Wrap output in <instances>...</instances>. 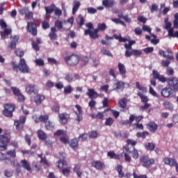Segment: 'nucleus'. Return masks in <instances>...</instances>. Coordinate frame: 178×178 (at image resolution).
<instances>
[{"instance_id": "nucleus-35", "label": "nucleus", "mask_w": 178, "mask_h": 178, "mask_svg": "<svg viewBox=\"0 0 178 178\" xmlns=\"http://www.w3.org/2000/svg\"><path fill=\"white\" fill-rule=\"evenodd\" d=\"M38 136L40 140H47V134L42 130H39L38 131Z\"/></svg>"}, {"instance_id": "nucleus-21", "label": "nucleus", "mask_w": 178, "mask_h": 178, "mask_svg": "<svg viewBox=\"0 0 178 178\" xmlns=\"http://www.w3.org/2000/svg\"><path fill=\"white\" fill-rule=\"evenodd\" d=\"M74 79L75 80H79L80 79V76L75 75L74 77L73 78L72 74H68L65 77V79L66 80V81H68V83H72V81H74Z\"/></svg>"}, {"instance_id": "nucleus-44", "label": "nucleus", "mask_w": 178, "mask_h": 178, "mask_svg": "<svg viewBox=\"0 0 178 178\" xmlns=\"http://www.w3.org/2000/svg\"><path fill=\"white\" fill-rule=\"evenodd\" d=\"M70 145L72 147V148H75V147H77L79 145V140H77L76 138H74L71 140L70 142Z\"/></svg>"}, {"instance_id": "nucleus-60", "label": "nucleus", "mask_w": 178, "mask_h": 178, "mask_svg": "<svg viewBox=\"0 0 178 178\" xmlns=\"http://www.w3.org/2000/svg\"><path fill=\"white\" fill-rule=\"evenodd\" d=\"M47 60H48L49 63H53L54 65H58L59 64L58 60H56V59H55L54 58H48Z\"/></svg>"}, {"instance_id": "nucleus-7", "label": "nucleus", "mask_w": 178, "mask_h": 178, "mask_svg": "<svg viewBox=\"0 0 178 178\" xmlns=\"http://www.w3.org/2000/svg\"><path fill=\"white\" fill-rule=\"evenodd\" d=\"M9 140L8 138V136L5 135H1L0 136V150L1 151H6L8 148V144H9Z\"/></svg>"}, {"instance_id": "nucleus-55", "label": "nucleus", "mask_w": 178, "mask_h": 178, "mask_svg": "<svg viewBox=\"0 0 178 178\" xmlns=\"http://www.w3.org/2000/svg\"><path fill=\"white\" fill-rule=\"evenodd\" d=\"M108 156H110V158L113 159H119V156L116 155L113 152H109L108 153Z\"/></svg>"}, {"instance_id": "nucleus-14", "label": "nucleus", "mask_w": 178, "mask_h": 178, "mask_svg": "<svg viewBox=\"0 0 178 178\" xmlns=\"http://www.w3.org/2000/svg\"><path fill=\"white\" fill-rule=\"evenodd\" d=\"M114 38H115V40H118L120 41V42H126V41H128L129 44L133 47V45H134V44H136V40H131L130 39H127V38H122V35H116L115 34L113 35Z\"/></svg>"}, {"instance_id": "nucleus-5", "label": "nucleus", "mask_w": 178, "mask_h": 178, "mask_svg": "<svg viewBox=\"0 0 178 178\" xmlns=\"http://www.w3.org/2000/svg\"><path fill=\"white\" fill-rule=\"evenodd\" d=\"M65 60L70 66H76V65L79 63V60H80V59L79 56L76 54H72L71 56L65 57Z\"/></svg>"}, {"instance_id": "nucleus-49", "label": "nucleus", "mask_w": 178, "mask_h": 178, "mask_svg": "<svg viewBox=\"0 0 178 178\" xmlns=\"http://www.w3.org/2000/svg\"><path fill=\"white\" fill-rule=\"evenodd\" d=\"M49 119V117L47 115H40L39 117V120L41 122H43V123H47V122H48Z\"/></svg>"}, {"instance_id": "nucleus-16", "label": "nucleus", "mask_w": 178, "mask_h": 178, "mask_svg": "<svg viewBox=\"0 0 178 178\" xmlns=\"http://www.w3.org/2000/svg\"><path fill=\"white\" fill-rule=\"evenodd\" d=\"M58 118L60 124H66L67 120H69V114L66 113H60Z\"/></svg>"}, {"instance_id": "nucleus-47", "label": "nucleus", "mask_w": 178, "mask_h": 178, "mask_svg": "<svg viewBox=\"0 0 178 178\" xmlns=\"http://www.w3.org/2000/svg\"><path fill=\"white\" fill-rule=\"evenodd\" d=\"M113 13L117 14L118 17H119V19H123V17H124V15H123V11H122L119 9L115 10L113 11Z\"/></svg>"}, {"instance_id": "nucleus-24", "label": "nucleus", "mask_w": 178, "mask_h": 178, "mask_svg": "<svg viewBox=\"0 0 178 178\" xmlns=\"http://www.w3.org/2000/svg\"><path fill=\"white\" fill-rule=\"evenodd\" d=\"M147 129L149 131H156V130H158V124L154 122H150L147 124Z\"/></svg>"}, {"instance_id": "nucleus-27", "label": "nucleus", "mask_w": 178, "mask_h": 178, "mask_svg": "<svg viewBox=\"0 0 178 178\" xmlns=\"http://www.w3.org/2000/svg\"><path fill=\"white\" fill-rule=\"evenodd\" d=\"M20 163L24 169H26L29 171L31 170V166H30V163L29 161H27V160H22Z\"/></svg>"}, {"instance_id": "nucleus-40", "label": "nucleus", "mask_w": 178, "mask_h": 178, "mask_svg": "<svg viewBox=\"0 0 178 178\" xmlns=\"http://www.w3.org/2000/svg\"><path fill=\"white\" fill-rule=\"evenodd\" d=\"M138 97H140L142 102L144 104H147V102L149 101L148 97H147L146 95H144V94L141 93V92H138Z\"/></svg>"}, {"instance_id": "nucleus-17", "label": "nucleus", "mask_w": 178, "mask_h": 178, "mask_svg": "<svg viewBox=\"0 0 178 178\" xmlns=\"http://www.w3.org/2000/svg\"><path fill=\"white\" fill-rule=\"evenodd\" d=\"M19 35H15L11 37V43L10 44V45H8V48H10V49H15V48H16V45H17V43L19 42Z\"/></svg>"}, {"instance_id": "nucleus-64", "label": "nucleus", "mask_w": 178, "mask_h": 178, "mask_svg": "<svg viewBox=\"0 0 178 178\" xmlns=\"http://www.w3.org/2000/svg\"><path fill=\"white\" fill-rule=\"evenodd\" d=\"M63 173L65 176H69V175H70V168H64Z\"/></svg>"}, {"instance_id": "nucleus-56", "label": "nucleus", "mask_w": 178, "mask_h": 178, "mask_svg": "<svg viewBox=\"0 0 178 178\" xmlns=\"http://www.w3.org/2000/svg\"><path fill=\"white\" fill-rule=\"evenodd\" d=\"M4 176H6V177H12V176H13V171L6 170L4 171Z\"/></svg>"}, {"instance_id": "nucleus-13", "label": "nucleus", "mask_w": 178, "mask_h": 178, "mask_svg": "<svg viewBox=\"0 0 178 178\" xmlns=\"http://www.w3.org/2000/svg\"><path fill=\"white\" fill-rule=\"evenodd\" d=\"M26 119L27 118H26V116H21L19 118V120L15 121L14 124L17 130H22V129H23L24 124L26 123Z\"/></svg>"}, {"instance_id": "nucleus-28", "label": "nucleus", "mask_w": 178, "mask_h": 178, "mask_svg": "<svg viewBox=\"0 0 178 178\" xmlns=\"http://www.w3.org/2000/svg\"><path fill=\"white\" fill-rule=\"evenodd\" d=\"M92 166L95 168L97 170H101V169H102L103 164L100 161H96L92 163Z\"/></svg>"}, {"instance_id": "nucleus-4", "label": "nucleus", "mask_w": 178, "mask_h": 178, "mask_svg": "<svg viewBox=\"0 0 178 178\" xmlns=\"http://www.w3.org/2000/svg\"><path fill=\"white\" fill-rule=\"evenodd\" d=\"M139 161L144 168H151L155 163V160L150 159L148 156H141Z\"/></svg>"}, {"instance_id": "nucleus-48", "label": "nucleus", "mask_w": 178, "mask_h": 178, "mask_svg": "<svg viewBox=\"0 0 178 178\" xmlns=\"http://www.w3.org/2000/svg\"><path fill=\"white\" fill-rule=\"evenodd\" d=\"M80 168H81L80 165L77 164L75 165V167L74 168V170L76 172L78 177H81V175H82L81 172H80V170H79Z\"/></svg>"}, {"instance_id": "nucleus-33", "label": "nucleus", "mask_w": 178, "mask_h": 178, "mask_svg": "<svg viewBox=\"0 0 178 178\" xmlns=\"http://www.w3.org/2000/svg\"><path fill=\"white\" fill-rule=\"evenodd\" d=\"M56 8L55 4H51L49 7H44L47 15H51V13L55 10Z\"/></svg>"}, {"instance_id": "nucleus-15", "label": "nucleus", "mask_w": 178, "mask_h": 178, "mask_svg": "<svg viewBox=\"0 0 178 178\" xmlns=\"http://www.w3.org/2000/svg\"><path fill=\"white\" fill-rule=\"evenodd\" d=\"M27 29L29 33H31L32 35H37V25L33 22H29Z\"/></svg>"}, {"instance_id": "nucleus-61", "label": "nucleus", "mask_w": 178, "mask_h": 178, "mask_svg": "<svg viewBox=\"0 0 178 178\" xmlns=\"http://www.w3.org/2000/svg\"><path fill=\"white\" fill-rule=\"evenodd\" d=\"M15 54L17 56H23V55H24V51H23V50H22L21 49H17L15 50Z\"/></svg>"}, {"instance_id": "nucleus-39", "label": "nucleus", "mask_w": 178, "mask_h": 178, "mask_svg": "<svg viewBox=\"0 0 178 178\" xmlns=\"http://www.w3.org/2000/svg\"><path fill=\"white\" fill-rule=\"evenodd\" d=\"M116 170L119 174V177H124V172H123V167L120 165H117Z\"/></svg>"}, {"instance_id": "nucleus-58", "label": "nucleus", "mask_w": 178, "mask_h": 178, "mask_svg": "<svg viewBox=\"0 0 178 178\" xmlns=\"http://www.w3.org/2000/svg\"><path fill=\"white\" fill-rule=\"evenodd\" d=\"M29 11L30 10H29V7H25L19 10V13L20 15H26Z\"/></svg>"}, {"instance_id": "nucleus-10", "label": "nucleus", "mask_w": 178, "mask_h": 178, "mask_svg": "<svg viewBox=\"0 0 178 178\" xmlns=\"http://www.w3.org/2000/svg\"><path fill=\"white\" fill-rule=\"evenodd\" d=\"M173 89L170 87H165L161 90V94L162 97L164 98H169L173 97L175 95L173 94Z\"/></svg>"}, {"instance_id": "nucleus-37", "label": "nucleus", "mask_w": 178, "mask_h": 178, "mask_svg": "<svg viewBox=\"0 0 178 178\" xmlns=\"http://www.w3.org/2000/svg\"><path fill=\"white\" fill-rule=\"evenodd\" d=\"M145 147L147 151H154L155 149V144L153 143H145Z\"/></svg>"}, {"instance_id": "nucleus-23", "label": "nucleus", "mask_w": 178, "mask_h": 178, "mask_svg": "<svg viewBox=\"0 0 178 178\" xmlns=\"http://www.w3.org/2000/svg\"><path fill=\"white\" fill-rule=\"evenodd\" d=\"M143 116H137L134 114L131 115L129 117V122L130 123H133V122H134V120H136V123H138L140 122H141V120L143 119Z\"/></svg>"}, {"instance_id": "nucleus-38", "label": "nucleus", "mask_w": 178, "mask_h": 178, "mask_svg": "<svg viewBox=\"0 0 178 178\" xmlns=\"http://www.w3.org/2000/svg\"><path fill=\"white\" fill-rule=\"evenodd\" d=\"M131 154L132 155V158L135 160L138 159L140 158V154H138V150L136 149L134 147L133 151L131 152Z\"/></svg>"}, {"instance_id": "nucleus-53", "label": "nucleus", "mask_w": 178, "mask_h": 178, "mask_svg": "<svg viewBox=\"0 0 178 178\" xmlns=\"http://www.w3.org/2000/svg\"><path fill=\"white\" fill-rule=\"evenodd\" d=\"M101 53L103 55H106L107 56H112V53H111V51H109V50H108L105 48H103L101 49Z\"/></svg>"}, {"instance_id": "nucleus-46", "label": "nucleus", "mask_w": 178, "mask_h": 178, "mask_svg": "<svg viewBox=\"0 0 178 178\" xmlns=\"http://www.w3.org/2000/svg\"><path fill=\"white\" fill-rule=\"evenodd\" d=\"M11 90L13 91V94L15 96L17 97L18 95H19L21 94L20 92V90H19V88H16V87H11Z\"/></svg>"}, {"instance_id": "nucleus-36", "label": "nucleus", "mask_w": 178, "mask_h": 178, "mask_svg": "<svg viewBox=\"0 0 178 178\" xmlns=\"http://www.w3.org/2000/svg\"><path fill=\"white\" fill-rule=\"evenodd\" d=\"M118 70L120 74H126V67L122 63H118Z\"/></svg>"}, {"instance_id": "nucleus-29", "label": "nucleus", "mask_w": 178, "mask_h": 178, "mask_svg": "<svg viewBox=\"0 0 178 178\" xmlns=\"http://www.w3.org/2000/svg\"><path fill=\"white\" fill-rule=\"evenodd\" d=\"M66 134H67V132L63 129H58L54 133V136L57 137H63V136H66Z\"/></svg>"}, {"instance_id": "nucleus-42", "label": "nucleus", "mask_w": 178, "mask_h": 178, "mask_svg": "<svg viewBox=\"0 0 178 178\" xmlns=\"http://www.w3.org/2000/svg\"><path fill=\"white\" fill-rule=\"evenodd\" d=\"M76 23L79 24V26H83L84 24V17H83V15H80L78 16L76 19Z\"/></svg>"}, {"instance_id": "nucleus-22", "label": "nucleus", "mask_w": 178, "mask_h": 178, "mask_svg": "<svg viewBox=\"0 0 178 178\" xmlns=\"http://www.w3.org/2000/svg\"><path fill=\"white\" fill-rule=\"evenodd\" d=\"M81 6L80 1L75 0L73 1V8H72V15H76L77 10H79V8Z\"/></svg>"}, {"instance_id": "nucleus-51", "label": "nucleus", "mask_w": 178, "mask_h": 178, "mask_svg": "<svg viewBox=\"0 0 178 178\" xmlns=\"http://www.w3.org/2000/svg\"><path fill=\"white\" fill-rule=\"evenodd\" d=\"M35 63H36L37 66H44V65H45L44 60L42 58H36L35 60Z\"/></svg>"}, {"instance_id": "nucleus-52", "label": "nucleus", "mask_w": 178, "mask_h": 178, "mask_svg": "<svg viewBox=\"0 0 178 178\" xmlns=\"http://www.w3.org/2000/svg\"><path fill=\"white\" fill-rule=\"evenodd\" d=\"M114 122H115V120H113V118H108L106 120L105 124L106 126H112Z\"/></svg>"}, {"instance_id": "nucleus-32", "label": "nucleus", "mask_w": 178, "mask_h": 178, "mask_svg": "<svg viewBox=\"0 0 178 178\" xmlns=\"http://www.w3.org/2000/svg\"><path fill=\"white\" fill-rule=\"evenodd\" d=\"M45 99V97L42 95H38L35 97V102L37 104V105H40Z\"/></svg>"}, {"instance_id": "nucleus-11", "label": "nucleus", "mask_w": 178, "mask_h": 178, "mask_svg": "<svg viewBox=\"0 0 178 178\" xmlns=\"http://www.w3.org/2000/svg\"><path fill=\"white\" fill-rule=\"evenodd\" d=\"M167 83L170 87H172V88L175 91H178V79L176 77H170L167 79Z\"/></svg>"}, {"instance_id": "nucleus-1", "label": "nucleus", "mask_w": 178, "mask_h": 178, "mask_svg": "<svg viewBox=\"0 0 178 178\" xmlns=\"http://www.w3.org/2000/svg\"><path fill=\"white\" fill-rule=\"evenodd\" d=\"M11 66L15 72H17V70H19V72L22 73H30V69L29 68V65H27L24 58H20L18 65H16V63L12 62Z\"/></svg>"}, {"instance_id": "nucleus-31", "label": "nucleus", "mask_w": 178, "mask_h": 178, "mask_svg": "<svg viewBox=\"0 0 178 178\" xmlns=\"http://www.w3.org/2000/svg\"><path fill=\"white\" fill-rule=\"evenodd\" d=\"M45 128L47 130H54L55 129V122L51 121L46 122Z\"/></svg>"}, {"instance_id": "nucleus-19", "label": "nucleus", "mask_w": 178, "mask_h": 178, "mask_svg": "<svg viewBox=\"0 0 178 178\" xmlns=\"http://www.w3.org/2000/svg\"><path fill=\"white\" fill-rule=\"evenodd\" d=\"M87 95L88 96L89 98H91L92 99L98 98L99 97V95H98V93L95 91V90L92 88L88 89Z\"/></svg>"}, {"instance_id": "nucleus-3", "label": "nucleus", "mask_w": 178, "mask_h": 178, "mask_svg": "<svg viewBox=\"0 0 178 178\" xmlns=\"http://www.w3.org/2000/svg\"><path fill=\"white\" fill-rule=\"evenodd\" d=\"M0 26L1 29H4L3 31H0V35L2 40H5L8 35H10V34L12 33V29L6 28L8 25L3 19L0 20Z\"/></svg>"}, {"instance_id": "nucleus-34", "label": "nucleus", "mask_w": 178, "mask_h": 178, "mask_svg": "<svg viewBox=\"0 0 178 178\" xmlns=\"http://www.w3.org/2000/svg\"><path fill=\"white\" fill-rule=\"evenodd\" d=\"M136 87L139 91H142V92H147V87H144L140 84V82L136 81L135 83Z\"/></svg>"}, {"instance_id": "nucleus-12", "label": "nucleus", "mask_w": 178, "mask_h": 178, "mask_svg": "<svg viewBox=\"0 0 178 178\" xmlns=\"http://www.w3.org/2000/svg\"><path fill=\"white\" fill-rule=\"evenodd\" d=\"M6 155H8L10 158H16V151L9 150L6 152V154H3V153L0 152L1 161H6V159H8V157H6Z\"/></svg>"}, {"instance_id": "nucleus-9", "label": "nucleus", "mask_w": 178, "mask_h": 178, "mask_svg": "<svg viewBox=\"0 0 178 178\" xmlns=\"http://www.w3.org/2000/svg\"><path fill=\"white\" fill-rule=\"evenodd\" d=\"M60 160L56 163V166L58 169H63L65 166L67 165L66 161H65V158H66V154L65 153H60Z\"/></svg>"}, {"instance_id": "nucleus-62", "label": "nucleus", "mask_w": 178, "mask_h": 178, "mask_svg": "<svg viewBox=\"0 0 178 178\" xmlns=\"http://www.w3.org/2000/svg\"><path fill=\"white\" fill-rule=\"evenodd\" d=\"M133 56V49H127L125 51V56L127 58H130V56Z\"/></svg>"}, {"instance_id": "nucleus-57", "label": "nucleus", "mask_w": 178, "mask_h": 178, "mask_svg": "<svg viewBox=\"0 0 178 178\" xmlns=\"http://www.w3.org/2000/svg\"><path fill=\"white\" fill-rule=\"evenodd\" d=\"M88 138V135L87 134H81L79 137V140L81 141H86Z\"/></svg>"}, {"instance_id": "nucleus-18", "label": "nucleus", "mask_w": 178, "mask_h": 178, "mask_svg": "<svg viewBox=\"0 0 178 178\" xmlns=\"http://www.w3.org/2000/svg\"><path fill=\"white\" fill-rule=\"evenodd\" d=\"M163 162L165 165H168V166H176L177 161L173 158L166 157L163 159Z\"/></svg>"}, {"instance_id": "nucleus-26", "label": "nucleus", "mask_w": 178, "mask_h": 178, "mask_svg": "<svg viewBox=\"0 0 178 178\" xmlns=\"http://www.w3.org/2000/svg\"><path fill=\"white\" fill-rule=\"evenodd\" d=\"M35 90H37V86L33 84H30L26 88V92H28V94H33V92H35Z\"/></svg>"}, {"instance_id": "nucleus-59", "label": "nucleus", "mask_w": 178, "mask_h": 178, "mask_svg": "<svg viewBox=\"0 0 178 178\" xmlns=\"http://www.w3.org/2000/svg\"><path fill=\"white\" fill-rule=\"evenodd\" d=\"M89 137L90 138H97V137H98V133H97L95 131H92L89 133Z\"/></svg>"}, {"instance_id": "nucleus-8", "label": "nucleus", "mask_w": 178, "mask_h": 178, "mask_svg": "<svg viewBox=\"0 0 178 178\" xmlns=\"http://www.w3.org/2000/svg\"><path fill=\"white\" fill-rule=\"evenodd\" d=\"M124 86H126L125 82L116 79L113 84V91H123L124 90Z\"/></svg>"}, {"instance_id": "nucleus-41", "label": "nucleus", "mask_w": 178, "mask_h": 178, "mask_svg": "<svg viewBox=\"0 0 178 178\" xmlns=\"http://www.w3.org/2000/svg\"><path fill=\"white\" fill-rule=\"evenodd\" d=\"M149 133L147 131L138 132L136 134V137H138V138H145V137H147V136H149Z\"/></svg>"}, {"instance_id": "nucleus-43", "label": "nucleus", "mask_w": 178, "mask_h": 178, "mask_svg": "<svg viewBox=\"0 0 178 178\" xmlns=\"http://www.w3.org/2000/svg\"><path fill=\"white\" fill-rule=\"evenodd\" d=\"M163 105L165 109H168L169 111H172V109H173V104L169 102H165Z\"/></svg>"}, {"instance_id": "nucleus-30", "label": "nucleus", "mask_w": 178, "mask_h": 178, "mask_svg": "<svg viewBox=\"0 0 178 178\" xmlns=\"http://www.w3.org/2000/svg\"><path fill=\"white\" fill-rule=\"evenodd\" d=\"M118 104L120 105V107L122 108V109H125V108L127 106V99L122 98L120 99Z\"/></svg>"}, {"instance_id": "nucleus-2", "label": "nucleus", "mask_w": 178, "mask_h": 178, "mask_svg": "<svg viewBox=\"0 0 178 178\" xmlns=\"http://www.w3.org/2000/svg\"><path fill=\"white\" fill-rule=\"evenodd\" d=\"M86 26L88 29H86L84 31L85 35H90V38H93L95 40V38H98V29H94V26H92V24L91 22H89L86 24Z\"/></svg>"}, {"instance_id": "nucleus-63", "label": "nucleus", "mask_w": 178, "mask_h": 178, "mask_svg": "<svg viewBox=\"0 0 178 178\" xmlns=\"http://www.w3.org/2000/svg\"><path fill=\"white\" fill-rule=\"evenodd\" d=\"M134 178H147V175H139L138 173L134 172Z\"/></svg>"}, {"instance_id": "nucleus-50", "label": "nucleus", "mask_w": 178, "mask_h": 178, "mask_svg": "<svg viewBox=\"0 0 178 178\" xmlns=\"http://www.w3.org/2000/svg\"><path fill=\"white\" fill-rule=\"evenodd\" d=\"M60 140L63 144H67V143H69V137L67 136V134H66V136H61Z\"/></svg>"}, {"instance_id": "nucleus-45", "label": "nucleus", "mask_w": 178, "mask_h": 178, "mask_svg": "<svg viewBox=\"0 0 178 178\" xmlns=\"http://www.w3.org/2000/svg\"><path fill=\"white\" fill-rule=\"evenodd\" d=\"M132 54H133V56L138 57L143 55V51L138 49H132Z\"/></svg>"}, {"instance_id": "nucleus-54", "label": "nucleus", "mask_w": 178, "mask_h": 178, "mask_svg": "<svg viewBox=\"0 0 178 178\" xmlns=\"http://www.w3.org/2000/svg\"><path fill=\"white\" fill-rule=\"evenodd\" d=\"M97 27L98 30H101L102 31H104V30H106V29H108V26H106V24H105V23L99 24Z\"/></svg>"}, {"instance_id": "nucleus-20", "label": "nucleus", "mask_w": 178, "mask_h": 178, "mask_svg": "<svg viewBox=\"0 0 178 178\" xmlns=\"http://www.w3.org/2000/svg\"><path fill=\"white\" fill-rule=\"evenodd\" d=\"M116 2H115V0H103L102 1V5L105 6V8H113V6H115Z\"/></svg>"}, {"instance_id": "nucleus-25", "label": "nucleus", "mask_w": 178, "mask_h": 178, "mask_svg": "<svg viewBox=\"0 0 178 178\" xmlns=\"http://www.w3.org/2000/svg\"><path fill=\"white\" fill-rule=\"evenodd\" d=\"M49 37L51 40H56L58 35H56V28L52 27L51 29V32L49 33Z\"/></svg>"}, {"instance_id": "nucleus-6", "label": "nucleus", "mask_w": 178, "mask_h": 178, "mask_svg": "<svg viewBox=\"0 0 178 178\" xmlns=\"http://www.w3.org/2000/svg\"><path fill=\"white\" fill-rule=\"evenodd\" d=\"M13 111H15V106L12 104H6L4 105L3 114L7 118H12L13 116Z\"/></svg>"}]
</instances>
